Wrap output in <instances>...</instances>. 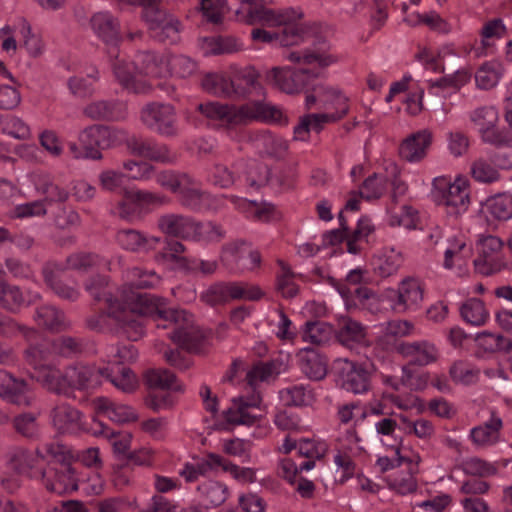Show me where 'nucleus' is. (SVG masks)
Returning a JSON list of instances; mask_svg holds the SVG:
<instances>
[{
    "mask_svg": "<svg viewBox=\"0 0 512 512\" xmlns=\"http://www.w3.org/2000/svg\"><path fill=\"white\" fill-rule=\"evenodd\" d=\"M302 17V12L294 8L270 9L260 7L250 10V24L259 22L262 25L279 28L277 31L255 28L251 31V38L255 42L274 46L298 45L306 41L311 35L309 27L299 22Z\"/></svg>",
    "mask_w": 512,
    "mask_h": 512,
    "instance_id": "nucleus-1",
    "label": "nucleus"
},
{
    "mask_svg": "<svg viewBox=\"0 0 512 512\" xmlns=\"http://www.w3.org/2000/svg\"><path fill=\"white\" fill-rule=\"evenodd\" d=\"M166 300L151 293L125 291L121 302L110 304L108 316L118 326V332L131 341H137L144 334V317H153L162 321Z\"/></svg>",
    "mask_w": 512,
    "mask_h": 512,
    "instance_id": "nucleus-2",
    "label": "nucleus"
},
{
    "mask_svg": "<svg viewBox=\"0 0 512 512\" xmlns=\"http://www.w3.org/2000/svg\"><path fill=\"white\" fill-rule=\"evenodd\" d=\"M197 110L225 129L246 125L253 120L270 121L283 126L288 124L287 116L279 107L259 100L240 106L209 101L200 103Z\"/></svg>",
    "mask_w": 512,
    "mask_h": 512,
    "instance_id": "nucleus-3",
    "label": "nucleus"
},
{
    "mask_svg": "<svg viewBox=\"0 0 512 512\" xmlns=\"http://www.w3.org/2000/svg\"><path fill=\"white\" fill-rule=\"evenodd\" d=\"M163 324L158 323L157 327L164 329L171 328L169 338L180 348L189 353H201L206 344V335L194 322L191 313L184 309L168 308L166 306Z\"/></svg>",
    "mask_w": 512,
    "mask_h": 512,
    "instance_id": "nucleus-4",
    "label": "nucleus"
},
{
    "mask_svg": "<svg viewBox=\"0 0 512 512\" xmlns=\"http://www.w3.org/2000/svg\"><path fill=\"white\" fill-rule=\"evenodd\" d=\"M431 196L437 205L445 206L450 215L458 216L468 209L469 191L464 180L451 182L447 177H437L433 180Z\"/></svg>",
    "mask_w": 512,
    "mask_h": 512,
    "instance_id": "nucleus-5",
    "label": "nucleus"
},
{
    "mask_svg": "<svg viewBox=\"0 0 512 512\" xmlns=\"http://www.w3.org/2000/svg\"><path fill=\"white\" fill-rule=\"evenodd\" d=\"M124 137L125 132L120 129L94 124L80 132L79 142L85 151L86 159L101 160V151L118 145Z\"/></svg>",
    "mask_w": 512,
    "mask_h": 512,
    "instance_id": "nucleus-6",
    "label": "nucleus"
},
{
    "mask_svg": "<svg viewBox=\"0 0 512 512\" xmlns=\"http://www.w3.org/2000/svg\"><path fill=\"white\" fill-rule=\"evenodd\" d=\"M263 293L257 286L238 282H217L210 285L202 294L201 300L210 306L222 305L230 300H259Z\"/></svg>",
    "mask_w": 512,
    "mask_h": 512,
    "instance_id": "nucleus-7",
    "label": "nucleus"
},
{
    "mask_svg": "<svg viewBox=\"0 0 512 512\" xmlns=\"http://www.w3.org/2000/svg\"><path fill=\"white\" fill-rule=\"evenodd\" d=\"M140 119L148 129L160 135L166 137L177 135L176 112L170 104L148 103L142 108Z\"/></svg>",
    "mask_w": 512,
    "mask_h": 512,
    "instance_id": "nucleus-8",
    "label": "nucleus"
},
{
    "mask_svg": "<svg viewBox=\"0 0 512 512\" xmlns=\"http://www.w3.org/2000/svg\"><path fill=\"white\" fill-rule=\"evenodd\" d=\"M47 490L62 495L78 489L76 471L68 462H54L40 471Z\"/></svg>",
    "mask_w": 512,
    "mask_h": 512,
    "instance_id": "nucleus-9",
    "label": "nucleus"
},
{
    "mask_svg": "<svg viewBox=\"0 0 512 512\" xmlns=\"http://www.w3.org/2000/svg\"><path fill=\"white\" fill-rule=\"evenodd\" d=\"M337 365L338 383L343 389L354 394L370 389L371 374L363 364L343 359Z\"/></svg>",
    "mask_w": 512,
    "mask_h": 512,
    "instance_id": "nucleus-10",
    "label": "nucleus"
},
{
    "mask_svg": "<svg viewBox=\"0 0 512 512\" xmlns=\"http://www.w3.org/2000/svg\"><path fill=\"white\" fill-rule=\"evenodd\" d=\"M317 75L308 69L274 67L267 73V79L281 91L293 94L305 89Z\"/></svg>",
    "mask_w": 512,
    "mask_h": 512,
    "instance_id": "nucleus-11",
    "label": "nucleus"
},
{
    "mask_svg": "<svg viewBox=\"0 0 512 512\" xmlns=\"http://www.w3.org/2000/svg\"><path fill=\"white\" fill-rule=\"evenodd\" d=\"M503 242L488 235L479 242V256L474 260L475 269L483 275H492L505 267L502 257Z\"/></svg>",
    "mask_w": 512,
    "mask_h": 512,
    "instance_id": "nucleus-12",
    "label": "nucleus"
},
{
    "mask_svg": "<svg viewBox=\"0 0 512 512\" xmlns=\"http://www.w3.org/2000/svg\"><path fill=\"white\" fill-rule=\"evenodd\" d=\"M0 398L17 406H31L34 400L31 388L23 378L0 369Z\"/></svg>",
    "mask_w": 512,
    "mask_h": 512,
    "instance_id": "nucleus-13",
    "label": "nucleus"
},
{
    "mask_svg": "<svg viewBox=\"0 0 512 512\" xmlns=\"http://www.w3.org/2000/svg\"><path fill=\"white\" fill-rule=\"evenodd\" d=\"M0 398L17 406H31L34 400L31 388L23 378L0 369Z\"/></svg>",
    "mask_w": 512,
    "mask_h": 512,
    "instance_id": "nucleus-14",
    "label": "nucleus"
},
{
    "mask_svg": "<svg viewBox=\"0 0 512 512\" xmlns=\"http://www.w3.org/2000/svg\"><path fill=\"white\" fill-rule=\"evenodd\" d=\"M127 148L134 155L160 163H173L177 159L176 153L166 144H157L136 136L127 140Z\"/></svg>",
    "mask_w": 512,
    "mask_h": 512,
    "instance_id": "nucleus-15",
    "label": "nucleus"
},
{
    "mask_svg": "<svg viewBox=\"0 0 512 512\" xmlns=\"http://www.w3.org/2000/svg\"><path fill=\"white\" fill-rule=\"evenodd\" d=\"M66 377L70 380L72 390H94L103 381L102 367L77 364L66 368Z\"/></svg>",
    "mask_w": 512,
    "mask_h": 512,
    "instance_id": "nucleus-16",
    "label": "nucleus"
},
{
    "mask_svg": "<svg viewBox=\"0 0 512 512\" xmlns=\"http://www.w3.org/2000/svg\"><path fill=\"white\" fill-rule=\"evenodd\" d=\"M336 289L349 307H359L371 313L380 309L378 295L366 286L352 288L346 284H337Z\"/></svg>",
    "mask_w": 512,
    "mask_h": 512,
    "instance_id": "nucleus-17",
    "label": "nucleus"
},
{
    "mask_svg": "<svg viewBox=\"0 0 512 512\" xmlns=\"http://www.w3.org/2000/svg\"><path fill=\"white\" fill-rule=\"evenodd\" d=\"M348 112L345 106L342 110L335 113H321V114H306L300 117L299 123L294 127V139L300 141H307L310 131L313 130L319 133L324 125L330 122H336L342 119Z\"/></svg>",
    "mask_w": 512,
    "mask_h": 512,
    "instance_id": "nucleus-18",
    "label": "nucleus"
},
{
    "mask_svg": "<svg viewBox=\"0 0 512 512\" xmlns=\"http://www.w3.org/2000/svg\"><path fill=\"white\" fill-rule=\"evenodd\" d=\"M299 367L309 379L320 381L327 375V358L313 348L301 349L297 354Z\"/></svg>",
    "mask_w": 512,
    "mask_h": 512,
    "instance_id": "nucleus-19",
    "label": "nucleus"
},
{
    "mask_svg": "<svg viewBox=\"0 0 512 512\" xmlns=\"http://www.w3.org/2000/svg\"><path fill=\"white\" fill-rule=\"evenodd\" d=\"M159 229L170 236L193 239L196 233V222L180 214H166L157 221Z\"/></svg>",
    "mask_w": 512,
    "mask_h": 512,
    "instance_id": "nucleus-20",
    "label": "nucleus"
},
{
    "mask_svg": "<svg viewBox=\"0 0 512 512\" xmlns=\"http://www.w3.org/2000/svg\"><path fill=\"white\" fill-rule=\"evenodd\" d=\"M94 33L107 45L117 46L121 40L119 21L108 12L95 13L90 19Z\"/></svg>",
    "mask_w": 512,
    "mask_h": 512,
    "instance_id": "nucleus-21",
    "label": "nucleus"
},
{
    "mask_svg": "<svg viewBox=\"0 0 512 512\" xmlns=\"http://www.w3.org/2000/svg\"><path fill=\"white\" fill-rule=\"evenodd\" d=\"M396 350L404 357L410 358L411 363L425 366L438 358V351L434 344L428 341L401 342Z\"/></svg>",
    "mask_w": 512,
    "mask_h": 512,
    "instance_id": "nucleus-22",
    "label": "nucleus"
},
{
    "mask_svg": "<svg viewBox=\"0 0 512 512\" xmlns=\"http://www.w3.org/2000/svg\"><path fill=\"white\" fill-rule=\"evenodd\" d=\"M83 114L95 121H119L126 117V109L117 101L97 100L87 104Z\"/></svg>",
    "mask_w": 512,
    "mask_h": 512,
    "instance_id": "nucleus-23",
    "label": "nucleus"
},
{
    "mask_svg": "<svg viewBox=\"0 0 512 512\" xmlns=\"http://www.w3.org/2000/svg\"><path fill=\"white\" fill-rule=\"evenodd\" d=\"M33 319L39 327L53 333L65 331L71 325L65 313L53 305L37 307Z\"/></svg>",
    "mask_w": 512,
    "mask_h": 512,
    "instance_id": "nucleus-24",
    "label": "nucleus"
},
{
    "mask_svg": "<svg viewBox=\"0 0 512 512\" xmlns=\"http://www.w3.org/2000/svg\"><path fill=\"white\" fill-rule=\"evenodd\" d=\"M116 241L123 249L131 252H149L161 243L160 238L147 237L135 229L119 230Z\"/></svg>",
    "mask_w": 512,
    "mask_h": 512,
    "instance_id": "nucleus-25",
    "label": "nucleus"
},
{
    "mask_svg": "<svg viewBox=\"0 0 512 512\" xmlns=\"http://www.w3.org/2000/svg\"><path fill=\"white\" fill-rule=\"evenodd\" d=\"M431 139V133L426 130L410 135L399 146L400 157L408 162L422 160L431 144Z\"/></svg>",
    "mask_w": 512,
    "mask_h": 512,
    "instance_id": "nucleus-26",
    "label": "nucleus"
},
{
    "mask_svg": "<svg viewBox=\"0 0 512 512\" xmlns=\"http://www.w3.org/2000/svg\"><path fill=\"white\" fill-rule=\"evenodd\" d=\"M259 74L251 67L242 68L234 73L231 81V98H244L253 94L254 91L260 89L258 81Z\"/></svg>",
    "mask_w": 512,
    "mask_h": 512,
    "instance_id": "nucleus-27",
    "label": "nucleus"
},
{
    "mask_svg": "<svg viewBox=\"0 0 512 512\" xmlns=\"http://www.w3.org/2000/svg\"><path fill=\"white\" fill-rule=\"evenodd\" d=\"M53 426L60 433L73 432L80 427L81 412L67 403L56 405L50 413Z\"/></svg>",
    "mask_w": 512,
    "mask_h": 512,
    "instance_id": "nucleus-28",
    "label": "nucleus"
},
{
    "mask_svg": "<svg viewBox=\"0 0 512 512\" xmlns=\"http://www.w3.org/2000/svg\"><path fill=\"white\" fill-rule=\"evenodd\" d=\"M335 336L341 345L352 349L366 341V328L360 322L346 318L339 323Z\"/></svg>",
    "mask_w": 512,
    "mask_h": 512,
    "instance_id": "nucleus-29",
    "label": "nucleus"
},
{
    "mask_svg": "<svg viewBox=\"0 0 512 512\" xmlns=\"http://www.w3.org/2000/svg\"><path fill=\"white\" fill-rule=\"evenodd\" d=\"M113 73L116 79L125 88L138 94H146L151 90V85L146 82L137 81L134 75V65L124 60H116L112 63Z\"/></svg>",
    "mask_w": 512,
    "mask_h": 512,
    "instance_id": "nucleus-30",
    "label": "nucleus"
},
{
    "mask_svg": "<svg viewBox=\"0 0 512 512\" xmlns=\"http://www.w3.org/2000/svg\"><path fill=\"white\" fill-rule=\"evenodd\" d=\"M134 69L139 74L161 78L166 72V64L162 56L151 51H142L135 56Z\"/></svg>",
    "mask_w": 512,
    "mask_h": 512,
    "instance_id": "nucleus-31",
    "label": "nucleus"
},
{
    "mask_svg": "<svg viewBox=\"0 0 512 512\" xmlns=\"http://www.w3.org/2000/svg\"><path fill=\"white\" fill-rule=\"evenodd\" d=\"M422 299L423 290L419 282L414 279L404 280L399 286L398 299L394 308L398 312H404L417 307Z\"/></svg>",
    "mask_w": 512,
    "mask_h": 512,
    "instance_id": "nucleus-32",
    "label": "nucleus"
},
{
    "mask_svg": "<svg viewBox=\"0 0 512 512\" xmlns=\"http://www.w3.org/2000/svg\"><path fill=\"white\" fill-rule=\"evenodd\" d=\"M177 195L181 205L195 211L202 208L209 196L201 189L200 183L190 175L187 176L185 185L181 186Z\"/></svg>",
    "mask_w": 512,
    "mask_h": 512,
    "instance_id": "nucleus-33",
    "label": "nucleus"
},
{
    "mask_svg": "<svg viewBox=\"0 0 512 512\" xmlns=\"http://www.w3.org/2000/svg\"><path fill=\"white\" fill-rule=\"evenodd\" d=\"M103 379L111 382L116 388L131 393L137 387V379L131 369L115 365L111 368L102 367Z\"/></svg>",
    "mask_w": 512,
    "mask_h": 512,
    "instance_id": "nucleus-34",
    "label": "nucleus"
},
{
    "mask_svg": "<svg viewBox=\"0 0 512 512\" xmlns=\"http://www.w3.org/2000/svg\"><path fill=\"white\" fill-rule=\"evenodd\" d=\"M128 284L121 291H135L138 289H150L160 284L161 278L155 271H146L139 267H133L127 271Z\"/></svg>",
    "mask_w": 512,
    "mask_h": 512,
    "instance_id": "nucleus-35",
    "label": "nucleus"
},
{
    "mask_svg": "<svg viewBox=\"0 0 512 512\" xmlns=\"http://www.w3.org/2000/svg\"><path fill=\"white\" fill-rule=\"evenodd\" d=\"M502 426L501 418L492 412L491 418L487 422L472 429V440L482 446L493 444L498 441Z\"/></svg>",
    "mask_w": 512,
    "mask_h": 512,
    "instance_id": "nucleus-36",
    "label": "nucleus"
},
{
    "mask_svg": "<svg viewBox=\"0 0 512 512\" xmlns=\"http://www.w3.org/2000/svg\"><path fill=\"white\" fill-rule=\"evenodd\" d=\"M24 359L26 363L34 368L35 371L46 367L47 362L53 355L51 340H43L40 343L29 344L24 350Z\"/></svg>",
    "mask_w": 512,
    "mask_h": 512,
    "instance_id": "nucleus-37",
    "label": "nucleus"
},
{
    "mask_svg": "<svg viewBox=\"0 0 512 512\" xmlns=\"http://www.w3.org/2000/svg\"><path fill=\"white\" fill-rule=\"evenodd\" d=\"M198 491L208 508L222 505L228 497L227 486L218 481H204L198 486Z\"/></svg>",
    "mask_w": 512,
    "mask_h": 512,
    "instance_id": "nucleus-38",
    "label": "nucleus"
},
{
    "mask_svg": "<svg viewBox=\"0 0 512 512\" xmlns=\"http://www.w3.org/2000/svg\"><path fill=\"white\" fill-rule=\"evenodd\" d=\"M108 282L109 279L107 276L97 274L89 277L86 280L84 287L96 302L105 301L109 311L110 304L121 302V298H112L111 293L107 290Z\"/></svg>",
    "mask_w": 512,
    "mask_h": 512,
    "instance_id": "nucleus-39",
    "label": "nucleus"
},
{
    "mask_svg": "<svg viewBox=\"0 0 512 512\" xmlns=\"http://www.w3.org/2000/svg\"><path fill=\"white\" fill-rule=\"evenodd\" d=\"M280 398L287 406H308L314 402L315 395L309 386L299 384L282 389Z\"/></svg>",
    "mask_w": 512,
    "mask_h": 512,
    "instance_id": "nucleus-40",
    "label": "nucleus"
},
{
    "mask_svg": "<svg viewBox=\"0 0 512 512\" xmlns=\"http://www.w3.org/2000/svg\"><path fill=\"white\" fill-rule=\"evenodd\" d=\"M471 256L472 248L467 246L466 242L454 240L445 250L443 266L446 269H452L454 266L461 268Z\"/></svg>",
    "mask_w": 512,
    "mask_h": 512,
    "instance_id": "nucleus-41",
    "label": "nucleus"
},
{
    "mask_svg": "<svg viewBox=\"0 0 512 512\" xmlns=\"http://www.w3.org/2000/svg\"><path fill=\"white\" fill-rule=\"evenodd\" d=\"M487 212L497 220H508L512 217V196L506 193L489 197L485 202Z\"/></svg>",
    "mask_w": 512,
    "mask_h": 512,
    "instance_id": "nucleus-42",
    "label": "nucleus"
},
{
    "mask_svg": "<svg viewBox=\"0 0 512 512\" xmlns=\"http://www.w3.org/2000/svg\"><path fill=\"white\" fill-rule=\"evenodd\" d=\"M203 89L215 96L231 98V81L228 76L222 73H209L201 82Z\"/></svg>",
    "mask_w": 512,
    "mask_h": 512,
    "instance_id": "nucleus-43",
    "label": "nucleus"
},
{
    "mask_svg": "<svg viewBox=\"0 0 512 512\" xmlns=\"http://www.w3.org/2000/svg\"><path fill=\"white\" fill-rule=\"evenodd\" d=\"M175 381V375L166 369H150L144 374V382L152 390H179V387L174 386Z\"/></svg>",
    "mask_w": 512,
    "mask_h": 512,
    "instance_id": "nucleus-44",
    "label": "nucleus"
},
{
    "mask_svg": "<svg viewBox=\"0 0 512 512\" xmlns=\"http://www.w3.org/2000/svg\"><path fill=\"white\" fill-rule=\"evenodd\" d=\"M334 333L332 325L323 321H309L305 324L303 340L321 345L328 342Z\"/></svg>",
    "mask_w": 512,
    "mask_h": 512,
    "instance_id": "nucleus-45",
    "label": "nucleus"
},
{
    "mask_svg": "<svg viewBox=\"0 0 512 512\" xmlns=\"http://www.w3.org/2000/svg\"><path fill=\"white\" fill-rule=\"evenodd\" d=\"M471 174L476 181L481 183H492L500 178V173L490 156L476 159L471 165Z\"/></svg>",
    "mask_w": 512,
    "mask_h": 512,
    "instance_id": "nucleus-46",
    "label": "nucleus"
},
{
    "mask_svg": "<svg viewBox=\"0 0 512 512\" xmlns=\"http://www.w3.org/2000/svg\"><path fill=\"white\" fill-rule=\"evenodd\" d=\"M186 248L178 240L165 239L160 251L154 255V260L158 263H174L178 267L185 256Z\"/></svg>",
    "mask_w": 512,
    "mask_h": 512,
    "instance_id": "nucleus-47",
    "label": "nucleus"
},
{
    "mask_svg": "<svg viewBox=\"0 0 512 512\" xmlns=\"http://www.w3.org/2000/svg\"><path fill=\"white\" fill-rule=\"evenodd\" d=\"M503 66L496 61L484 63L476 72L477 86L482 89L494 87L503 74Z\"/></svg>",
    "mask_w": 512,
    "mask_h": 512,
    "instance_id": "nucleus-48",
    "label": "nucleus"
},
{
    "mask_svg": "<svg viewBox=\"0 0 512 512\" xmlns=\"http://www.w3.org/2000/svg\"><path fill=\"white\" fill-rule=\"evenodd\" d=\"M51 341L54 355L66 358L80 354L85 347L83 339L79 337L60 336Z\"/></svg>",
    "mask_w": 512,
    "mask_h": 512,
    "instance_id": "nucleus-49",
    "label": "nucleus"
},
{
    "mask_svg": "<svg viewBox=\"0 0 512 512\" xmlns=\"http://www.w3.org/2000/svg\"><path fill=\"white\" fill-rule=\"evenodd\" d=\"M460 313L464 321L474 326L485 324L488 318L483 301L475 298L465 302L461 306Z\"/></svg>",
    "mask_w": 512,
    "mask_h": 512,
    "instance_id": "nucleus-50",
    "label": "nucleus"
},
{
    "mask_svg": "<svg viewBox=\"0 0 512 512\" xmlns=\"http://www.w3.org/2000/svg\"><path fill=\"white\" fill-rule=\"evenodd\" d=\"M150 31L152 37L159 42L176 44L180 41V22L174 16Z\"/></svg>",
    "mask_w": 512,
    "mask_h": 512,
    "instance_id": "nucleus-51",
    "label": "nucleus"
},
{
    "mask_svg": "<svg viewBox=\"0 0 512 512\" xmlns=\"http://www.w3.org/2000/svg\"><path fill=\"white\" fill-rule=\"evenodd\" d=\"M206 48L210 54L221 55L238 52L242 43L234 36H218L205 39Z\"/></svg>",
    "mask_w": 512,
    "mask_h": 512,
    "instance_id": "nucleus-52",
    "label": "nucleus"
},
{
    "mask_svg": "<svg viewBox=\"0 0 512 512\" xmlns=\"http://www.w3.org/2000/svg\"><path fill=\"white\" fill-rule=\"evenodd\" d=\"M402 264V258L400 254L384 253L375 257L372 261L373 270L381 277H389L397 272Z\"/></svg>",
    "mask_w": 512,
    "mask_h": 512,
    "instance_id": "nucleus-53",
    "label": "nucleus"
},
{
    "mask_svg": "<svg viewBox=\"0 0 512 512\" xmlns=\"http://www.w3.org/2000/svg\"><path fill=\"white\" fill-rule=\"evenodd\" d=\"M139 210L140 207L138 201L134 199L133 190H125L122 200L111 209V213L122 220L131 221L138 216Z\"/></svg>",
    "mask_w": 512,
    "mask_h": 512,
    "instance_id": "nucleus-54",
    "label": "nucleus"
},
{
    "mask_svg": "<svg viewBox=\"0 0 512 512\" xmlns=\"http://www.w3.org/2000/svg\"><path fill=\"white\" fill-rule=\"evenodd\" d=\"M0 131L16 139H28L30 137L29 126L20 118L13 115L0 116Z\"/></svg>",
    "mask_w": 512,
    "mask_h": 512,
    "instance_id": "nucleus-55",
    "label": "nucleus"
},
{
    "mask_svg": "<svg viewBox=\"0 0 512 512\" xmlns=\"http://www.w3.org/2000/svg\"><path fill=\"white\" fill-rule=\"evenodd\" d=\"M479 373V369L462 360L454 362L449 369V374L452 380L464 385L476 382Z\"/></svg>",
    "mask_w": 512,
    "mask_h": 512,
    "instance_id": "nucleus-56",
    "label": "nucleus"
},
{
    "mask_svg": "<svg viewBox=\"0 0 512 512\" xmlns=\"http://www.w3.org/2000/svg\"><path fill=\"white\" fill-rule=\"evenodd\" d=\"M286 58L295 63L311 64L318 62L319 66L327 67L332 63L336 62V58L333 55L327 54L324 51H305L303 54L299 52H289Z\"/></svg>",
    "mask_w": 512,
    "mask_h": 512,
    "instance_id": "nucleus-57",
    "label": "nucleus"
},
{
    "mask_svg": "<svg viewBox=\"0 0 512 512\" xmlns=\"http://www.w3.org/2000/svg\"><path fill=\"white\" fill-rule=\"evenodd\" d=\"M13 427L19 435L25 438L35 439L39 436L37 417L33 413H22L15 416Z\"/></svg>",
    "mask_w": 512,
    "mask_h": 512,
    "instance_id": "nucleus-58",
    "label": "nucleus"
},
{
    "mask_svg": "<svg viewBox=\"0 0 512 512\" xmlns=\"http://www.w3.org/2000/svg\"><path fill=\"white\" fill-rule=\"evenodd\" d=\"M278 264L281 268V273L277 276V290L281 292L283 297L293 298L298 293V287L293 281L296 274L282 260H278Z\"/></svg>",
    "mask_w": 512,
    "mask_h": 512,
    "instance_id": "nucleus-59",
    "label": "nucleus"
},
{
    "mask_svg": "<svg viewBox=\"0 0 512 512\" xmlns=\"http://www.w3.org/2000/svg\"><path fill=\"white\" fill-rule=\"evenodd\" d=\"M460 468L466 475L488 477L497 473V468L481 458L471 457L464 460Z\"/></svg>",
    "mask_w": 512,
    "mask_h": 512,
    "instance_id": "nucleus-60",
    "label": "nucleus"
},
{
    "mask_svg": "<svg viewBox=\"0 0 512 512\" xmlns=\"http://www.w3.org/2000/svg\"><path fill=\"white\" fill-rule=\"evenodd\" d=\"M24 298L19 287L4 282L0 286V306L10 312H14L21 306Z\"/></svg>",
    "mask_w": 512,
    "mask_h": 512,
    "instance_id": "nucleus-61",
    "label": "nucleus"
},
{
    "mask_svg": "<svg viewBox=\"0 0 512 512\" xmlns=\"http://www.w3.org/2000/svg\"><path fill=\"white\" fill-rule=\"evenodd\" d=\"M187 176V173L164 170L156 175V182L164 189L177 194L181 186L185 185Z\"/></svg>",
    "mask_w": 512,
    "mask_h": 512,
    "instance_id": "nucleus-62",
    "label": "nucleus"
},
{
    "mask_svg": "<svg viewBox=\"0 0 512 512\" xmlns=\"http://www.w3.org/2000/svg\"><path fill=\"white\" fill-rule=\"evenodd\" d=\"M386 178L377 173L370 175L362 185V191L359 195L367 200L378 199L386 189Z\"/></svg>",
    "mask_w": 512,
    "mask_h": 512,
    "instance_id": "nucleus-63",
    "label": "nucleus"
},
{
    "mask_svg": "<svg viewBox=\"0 0 512 512\" xmlns=\"http://www.w3.org/2000/svg\"><path fill=\"white\" fill-rule=\"evenodd\" d=\"M173 15L167 13L161 6L160 0H153L148 3L144 11H142V17L149 25V29L152 30L156 26L163 24Z\"/></svg>",
    "mask_w": 512,
    "mask_h": 512,
    "instance_id": "nucleus-64",
    "label": "nucleus"
}]
</instances>
